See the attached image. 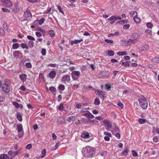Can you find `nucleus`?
<instances>
[{"label":"nucleus","mask_w":159,"mask_h":159,"mask_svg":"<svg viewBox=\"0 0 159 159\" xmlns=\"http://www.w3.org/2000/svg\"><path fill=\"white\" fill-rule=\"evenodd\" d=\"M51 11V8H49L47 9V11H44V13L45 14H50V12Z\"/></svg>","instance_id":"obj_49"},{"label":"nucleus","mask_w":159,"mask_h":159,"mask_svg":"<svg viewBox=\"0 0 159 159\" xmlns=\"http://www.w3.org/2000/svg\"><path fill=\"white\" fill-rule=\"evenodd\" d=\"M20 152V150H19L16 152H13L12 154V156H15L19 154Z\"/></svg>","instance_id":"obj_37"},{"label":"nucleus","mask_w":159,"mask_h":159,"mask_svg":"<svg viewBox=\"0 0 159 159\" xmlns=\"http://www.w3.org/2000/svg\"><path fill=\"white\" fill-rule=\"evenodd\" d=\"M152 61L155 62L159 63V57H155L152 59Z\"/></svg>","instance_id":"obj_34"},{"label":"nucleus","mask_w":159,"mask_h":159,"mask_svg":"<svg viewBox=\"0 0 159 159\" xmlns=\"http://www.w3.org/2000/svg\"><path fill=\"white\" fill-rule=\"evenodd\" d=\"M107 153V152L106 151H103L101 152L100 154L101 156H103L106 155Z\"/></svg>","instance_id":"obj_55"},{"label":"nucleus","mask_w":159,"mask_h":159,"mask_svg":"<svg viewBox=\"0 0 159 159\" xmlns=\"http://www.w3.org/2000/svg\"><path fill=\"white\" fill-rule=\"evenodd\" d=\"M81 136L82 138H87L89 137V135L88 132H84L82 134Z\"/></svg>","instance_id":"obj_17"},{"label":"nucleus","mask_w":159,"mask_h":159,"mask_svg":"<svg viewBox=\"0 0 159 159\" xmlns=\"http://www.w3.org/2000/svg\"><path fill=\"white\" fill-rule=\"evenodd\" d=\"M98 95L99 96L102 98L103 100H104V98H106L105 96L106 95L105 92L102 90H99L97 92Z\"/></svg>","instance_id":"obj_10"},{"label":"nucleus","mask_w":159,"mask_h":159,"mask_svg":"<svg viewBox=\"0 0 159 159\" xmlns=\"http://www.w3.org/2000/svg\"><path fill=\"white\" fill-rule=\"evenodd\" d=\"M27 38L29 39H30V40H31V41H35V39H34V38L31 35H28L27 36Z\"/></svg>","instance_id":"obj_47"},{"label":"nucleus","mask_w":159,"mask_h":159,"mask_svg":"<svg viewBox=\"0 0 159 159\" xmlns=\"http://www.w3.org/2000/svg\"><path fill=\"white\" fill-rule=\"evenodd\" d=\"M94 103L96 105H98L100 104V101L99 99H96L95 100Z\"/></svg>","instance_id":"obj_48"},{"label":"nucleus","mask_w":159,"mask_h":159,"mask_svg":"<svg viewBox=\"0 0 159 159\" xmlns=\"http://www.w3.org/2000/svg\"><path fill=\"white\" fill-rule=\"evenodd\" d=\"M117 105L118 107H120L121 109H122L123 108L124 105L121 103V102H119L117 103Z\"/></svg>","instance_id":"obj_44"},{"label":"nucleus","mask_w":159,"mask_h":159,"mask_svg":"<svg viewBox=\"0 0 159 159\" xmlns=\"http://www.w3.org/2000/svg\"><path fill=\"white\" fill-rule=\"evenodd\" d=\"M48 34H49L51 37H53L55 36L54 31L53 30H50L48 32Z\"/></svg>","instance_id":"obj_31"},{"label":"nucleus","mask_w":159,"mask_h":159,"mask_svg":"<svg viewBox=\"0 0 159 159\" xmlns=\"http://www.w3.org/2000/svg\"><path fill=\"white\" fill-rule=\"evenodd\" d=\"M32 17L31 14L29 11H26L24 12L23 16L24 20H29L32 18Z\"/></svg>","instance_id":"obj_4"},{"label":"nucleus","mask_w":159,"mask_h":159,"mask_svg":"<svg viewBox=\"0 0 159 159\" xmlns=\"http://www.w3.org/2000/svg\"><path fill=\"white\" fill-rule=\"evenodd\" d=\"M108 54L110 56H113L114 54V52L110 50H109L108 51Z\"/></svg>","instance_id":"obj_39"},{"label":"nucleus","mask_w":159,"mask_h":159,"mask_svg":"<svg viewBox=\"0 0 159 159\" xmlns=\"http://www.w3.org/2000/svg\"><path fill=\"white\" fill-rule=\"evenodd\" d=\"M0 159H9V157L6 154H2L0 156Z\"/></svg>","instance_id":"obj_23"},{"label":"nucleus","mask_w":159,"mask_h":159,"mask_svg":"<svg viewBox=\"0 0 159 159\" xmlns=\"http://www.w3.org/2000/svg\"><path fill=\"white\" fill-rule=\"evenodd\" d=\"M82 152L84 155L87 157H91L95 154L94 148L89 146H87L84 148Z\"/></svg>","instance_id":"obj_1"},{"label":"nucleus","mask_w":159,"mask_h":159,"mask_svg":"<svg viewBox=\"0 0 159 159\" xmlns=\"http://www.w3.org/2000/svg\"><path fill=\"white\" fill-rule=\"evenodd\" d=\"M103 122L105 125L106 129L108 130H110V129L112 127V125L110 123V121L107 120H104L103 121Z\"/></svg>","instance_id":"obj_7"},{"label":"nucleus","mask_w":159,"mask_h":159,"mask_svg":"<svg viewBox=\"0 0 159 159\" xmlns=\"http://www.w3.org/2000/svg\"><path fill=\"white\" fill-rule=\"evenodd\" d=\"M75 119L74 116H70L67 119V121L69 122H71L73 121Z\"/></svg>","instance_id":"obj_32"},{"label":"nucleus","mask_w":159,"mask_h":159,"mask_svg":"<svg viewBox=\"0 0 159 159\" xmlns=\"http://www.w3.org/2000/svg\"><path fill=\"white\" fill-rule=\"evenodd\" d=\"M3 5L9 7H11L12 5V2L9 0H1Z\"/></svg>","instance_id":"obj_8"},{"label":"nucleus","mask_w":159,"mask_h":159,"mask_svg":"<svg viewBox=\"0 0 159 159\" xmlns=\"http://www.w3.org/2000/svg\"><path fill=\"white\" fill-rule=\"evenodd\" d=\"M20 79L23 82H25L27 79V75L25 74H22L19 75Z\"/></svg>","instance_id":"obj_11"},{"label":"nucleus","mask_w":159,"mask_h":159,"mask_svg":"<svg viewBox=\"0 0 159 159\" xmlns=\"http://www.w3.org/2000/svg\"><path fill=\"white\" fill-rule=\"evenodd\" d=\"M56 65L57 64H49L48 65V66L51 67H56Z\"/></svg>","instance_id":"obj_62"},{"label":"nucleus","mask_w":159,"mask_h":159,"mask_svg":"<svg viewBox=\"0 0 159 159\" xmlns=\"http://www.w3.org/2000/svg\"><path fill=\"white\" fill-rule=\"evenodd\" d=\"M21 48L23 49H28L29 48V46L25 43H22L20 44Z\"/></svg>","instance_id":"obj_21"},{"label":"nucleus","mask_w":159,"mask_h":159,"mask_svg":"<svg viewBox=\"0 0 159 159\" xmlns=\"http://www.w3.org/2000/svg\"><path fill=\"white\" fill-rule=\"evenodd\" d=\"M122 65L124 66H129L130 65L129 63V62L127 61L125 62H122Z\"/></svg>","instance_id":"obj_45"},{"label":"nucleus","mask_w":159,"mask_h":159,"mask_svg":"<svg viewBox=\"0 0 159 159\" xmlns=\"http://www.w3.org/2000/svg\"><path fill=\"white\" fill-rule=\"evenodd\" d=\"M58 89L59 90H63L65 89V86L62 84H60L58 86Z\"/></svg>","instance_id":"obj_41"},{"label":"nucleus","mask_w":159,"mask_h":159,"mask_svg":"<svg viewBox=\"0 0 159 159\" xmlns=\"http://www.w3.org/2000/svg\"><path fill=\"white\" fill-rule=\"evenodd\" d=\"M52 136L53 140H56L57 139V136L54 133L52 134Z\"/></svg>","instance_id":"obj_64"},{"label":"nucleus","mask_w":159,"mask_h":159,"mask_svg":"<svg viewBox=\"0 0 159 159\" xmlns=\"http://www.w3.org/2000/svg\"><path fill=\"white\" fill-rule=\"evenodd\" d=\"M133 19L136 23L138 24L140 22L141 19L139 18L137 16H134Z\"/></svg>","instance_id":"obj_16"},{"label":"nucleus","mask_w":159,"mask_h":159,"mask_svg":"<svg viewBox=\"0 0 159 159\" xmlns=\"http://www.w3.org/2000/svg\"><path fill=\"white\" fill-rule=\"evenodd\" d=\"M149 46L148 45H145L141 47V49L143 51H145L147 50Z\"/></svg>","instance_id":"obj_40"},{"label":"nucleus","mask_w":159,"mask_h":159,"mask_svg":"<svg viewBox=\"0 0 159 159\" xmlns=\"http://www.w3.org/2000/svg\"><path fill=\"white\" fill-rule=\"evenodd\" d=\"M130 27L129 24H126L124 25L123 28L125 30H127L129 29Z\"/></svg>","instance_id":"obj_51"},{"label":"nucleus","mask_w":159,"mask_h":159,"mask_svg":"<svg viewBox=\"0 0 159 159\" xmlns=\"http://www.w3.org/2000/svg\"><path fill=\"white\" fill-rule=\"evenodd\" d=\"M70 80V76L68 74H67L64 75L62 78L61 81L65 84L68 83Z\"/></svg>","instance_id":"obj_6"},{"label":"nucleus","mask_w":159,"mask_h":159,"mask_svg":"<svg viewBox=\"0 0 159 159\" xmlns=\"http://www.w3.org/2000/svg\"><path fill=\"white\" fill-rule=\"evenodd\" d=\"M146 26L148 28L151 29L153 25L151 23L148 22L146 24Z\"/></svg>","instance_id":"obj_35"},{"label":"nucleus","mask_w":159,"mask_h":159,"mask_svg":"<svg viewBox=\"0 0 159 159\" xmlns=\"http://www.w3.org/2000/svg\"><path fill=\"white\" fill-rule=\"evenodd\" d=\"M9 80H5V83L3 84L2 86V88L3 91L5 93H8L10 90V87L9 85Z\"/></svg>","instance_id":"obj_3"},{"label":"nucleus","mask_w":159,"mask_h":159,"mask_svg":"<svg viewBox=\"0 0 159 159\" xmlns=\"http://www.w3.org/2000/svg\"><path fill=\"white\" fill-rule=\"evenodd\" d=\"M105 41L107 43H113V41L111 40L105 39Z\"/></svg>","instance_id":"obj_57"},{"label":"nucleus","mask_w":159,"mask_h":159,"mask_svg":"<svg viewBox=\"0 0 159 159\" xmlns=\"http://www.w3.org/2000/svg\"><path fill=\"white\" fill-rule=\"evenodd\" d=\"M80 75V73L78 71H73L72 72L71 75H75L79 77Z\"/></svg>","instance_id":"obj_18"},{"label":"nucleus","mask_w":159,"mask_h":159,"mask_svg":"<svg viewBox=\"0 0 159 159\" xmlns=\"http://www.w3.org/2000/svg\"><path fill=\"white\" fill-rule=\"evenodd\" d=\"M140 106L143 109H146L148 107V103L146 98L144 96L138 99Z\"/></svg>","instance_id":"obj_2"},{"label":"nucleus","mask_w":159,"mask_h":159,"mask_svg":"<svg viewBox=\"0 0 159 159\" xmlns=\"http://www.w3.org/2000/svg\"><path fill=\"white\" fill-rule=\"evenodd\" d=\"M13 104L14 105L16 108H19L20 106H21V108H22L23 107L22 105H20L19 103H17L16 102H14L13 103Z\"/></svg>","instance_id":"obj_33"},{"label":"nucleus","mask_w":159,"mask_h":159,"mask_svg":"<svg viewBox=\"0 0 159 159\" xmlns=\"http://www.w3.org/2000/svg\"><path fill=\"white\" fill-rule=\"evenodd\" d=\"M19 47V44L18 43H15L12 45V48L14 49H17Z\"/></svg>","instance_id":"obj_27"},{"label":"nucleus","mask_w":159,"mask_h":159,"mask_svg":"<svg viewBox=\"0 0 159 159\" xmlns=\"http://www.w3.org/2000/svg\"><path fill=\"white\" fill-rule=\"evenodd\" d=\"M105 135H107V136H109L110 137H112V136H111V134L110 133H109V132H104V133H103Z\"/></svg>","instance_id":"obj_53"},{"label":"nucleus","mask_w":159,"mask_h":159,"mask_svg":"<svg viewBox=\"0 0 159 159\" xmlns=\"http://www.w3.org/2000/svg\"><path fill=\"white\" fill-rule=\"evenodd\" d=\"M83 115L89 118H93L94 117V116L89 111H86L85 113H84Z\"/></svg>","instance_id":"obj_13"},{"label":"nucleus","mask_w":159,"mask_h":159,"mask_svg":"<svg viewBox=\"0 0 159 159\" xmlns=\"http://www.w3.org/2000/svg\"><path fill=\"white\" fill-rule=\"evenodd\" d=\"M19 3L17 2L15 3L14 5V6L12 8V10L14 13H16L19 10V7H18Z\"/></svg>","instance_id":"obj_9"},{"label":"nucleus","mask_w":159,"mask_h":159,"mask_svg":"<svg viewBox=\"0 0 159 159\" xmlns=\"http://www.w3.org/2000/svg\"><path fill=\"white\" fill-rule=\"evenodd\" d=\"M128 22V21L127 20H121L120 21L117 22L116 24H119L121 25H123L125 23H126Z\"/></svg>","instance_id":"obj_22"},{"label":"nucleus","mask_w":159,"mask_h":159,"mask_svg":"<svg viewBox=\"0 0 159 159\" xmlns=\"http://www.w3.org/2000/svg\"><path fill=\"white\" fill-rule=\"evenodd\" d=\"M17 118L20 121H21L22 120V117L20 113H18L17 115Z\"/></svg>","instance_id":"obj_30"},{"label":"nucleus","mask_w":159,"mask_h":159,"mask_svg":"<svg viewBox=\"0 0 159 159\" xmlns=\"http://www.w3.org/2000/svg\"><path fill=\"white\" fill-rule=\"evenodd\" d=\"M5 32L4 30L1 28H0V35H4Z\"/></svg>","instance_id":"obj_60"},{"label":"nucleus","mask_w":159,"mask_h":159,"mask_svg":"<svg viewBox=\"0 0 159 159\" xmlns=\"http://www.w3.org/2000/svg\"><path fill=\"white\" fill-rule=\"evenodd\" d=\"M117 54L119 56H123L127 55V53L125 51L119 52L117 53Z\"/></svg>","instance_id":"obj_20"},{"label":"nucleus","mask_w":159,"mask_h":159,"mask_svg":"<svg viewBox=\"0 0 159 159\" xmlns=\"http://www.w3.org/2000/svg\"><path fill=\"white\" fill-rule=\"evenodd\" d=\"M121 19V18L120 17L118 16H112L107 19L108 21H113L114 22L117 20H120Z\"/></svg>","instance_id":"obj_12"},{"label":"nucleus","mask_w":159,"mask_h":159,"mask_svg":"<svg viewBox=\"0 0 159 159\" xmlns=\"http://www.w3.org/2000/svg\"><path fill=\"white\" fill-rule=\"evenodd\" d=\"M134 40L133 39H129L127 41V45H129L131 43H134Z\"/></svg>","instance_id":"obj_29"},{"label":"nucleus","mask_w":159,"mask_h":159,"mask_svg":"<svg viewBox=\"0 0 159 159\" xmlns=\"http://www.w3.org/2000/svg\"><path fill=\"white\" fill-rule=\"evenodd\" d=\"M133 39L135 40L139 37V36L138 34L134 33L132 36Z\"/></svg>","instance_id":"obj_26"},{"label":"nucleus","mask_w":159,"mask_h":159,"mask_svg":"<svg viewBox=\"0 0 159 159\" xmlns=\"http://www.w3.org/2000/svg\"><path fill=\"white\" fill-rule=\"evenodd\" d=\"M32 145L31 144H29L27 145L26 146V148L27 149H30L31 147H32Z\"/></svg>","instance_id":"obj_63"},{"label":"nucleus","mask_w":159,"mask_h":159,"mask_svg":"<svg viewBox=\"0 0 159 159\" xmlns=\"http://www.w3.org/2000/svg\"><path fill=\"white\" fill-rule=\"evenodd\" d=\"M64 108L63 104L62 103H61L59 106L58 107L57 109L60 111H62Z\"/></svg>","instance_id":"obj_38"},{"label":"nucleus","mask_w":159,"mask_h":159,"mask_svg":"<svg viewBox=\"0 0 159 159\" xmlns=\"http://www.w3.org/2000/svg\"><path fill=\"white\" fill-rule=\"evenodd\" d=\"M26 66L29 68H31L32 67L31 64L30 62H27L25 63Z\"/></svg>","instance_id":"obj_43"},{"label":"nucleus","mask_w":159,"mask_h":159,"mask_svg":"<svg viewBox=\"0 0 159 159\" xmlns=\"http://www.w3.org/2000/svg\"><path fill=\"white\" fill-rule=\"evenodd\" d=\"M56 75V72L55 71H52L49 74V77L51 78L54 79Z\"/></svg>","instance_id":"obj_15"},{"label":"nucleus","mask_w":159,"mask_h":159,"mask_svg":"<svg viewBox=\"0 0 159 159\" xmlns=\"http://www.w3.org/2000/svg\"><path fill=\"white\" fill-rule=\"evenodd\" d=\"M131 152L132 155L136 157L138 156V154L135 151L132 150Z\"/></svg>","instance_id":"obj_52"},{"label":"nucleus","mask_w":159,"mask_h":159,"mask_svg":"<svg viewBox=\"0 0 159 159\" xmlns=\"http://www.w3.org/2000/svg\"><path fill=\"white\" fill-rule=\"evenodd\" d=\"M146 120L145 119L139 118L138 120V122H139L140 124H142L144 123L145 122Z\"/></svg>","instance_id":"obj_28"},{"label":"nucleus","mask_w":159,"mask_h":159,"mask_svg":"<svg viewBox=\"0 0 159 159\" xmlns=\"http://www.w3.org/2000/svg\"><path fill=\"white\" fill-rule=\"evenodd\" d=\"M35 34L36 36L38 37H40L42 36V34L39 31L36 32Z\"/></svg>","instance_id":"obj_56"},{"label":"nucleus","mask_w":159,"mask_h":159,"mask_svg":"<svg viewBox=\"0 0 159 159\" xmlns=\"http://www.w3.org/2000/svg\"><path fill=\"white\" fill-rule=\"evenodd\" d=\"M2 11L4 12H9V13L10 12V11L7 9L2 8Z\"/></svg>","instance_id":"obj_59"},{"label":"nucleus","mask_w":159,"mask_h":159,"mask_svg":"<svg viewBox=\"0 0 159 159\" xmlns=\"http://www.w3.org/2000/svg\"><path fill=\"white\" fill-rule=\"evenodd\" d=\"M57 7L59 10V11L60 12H61L62 14H64V13L62 10V8L59 5H58Z\"/></svg>","instance_id":"obj_46"},{"label":"nucleus","mask_w":159,"mask_h":159,"mask_svg":"<svg viewBox=\"0 0 159 159\" xmlns=\"http://www.w3.org/2000/svg\"><path fill=\"white\" fill-rule=\"evenodd\" d=\"M14 57L16 58H21L23 57L22 53L20 51H16L13 53Z\"/></svg>","instance_id":"obj_5"},{"label":"nucleus","mask_w":159,"mask_h":159,"mask_svg":"<svg viewBox=\"0 0 159 159\" xmlns=\"http://www.w3.org/2000/svg\"><path fill=\"white\" fill-rule=\"evenodd\" d=\"M23 129L22 125L21 124L18 125L17 126L16 129L18 132H21Z\"/></svg>","instance_id":"obj_19"},{"label":"nucleus","mask_w":159,"mask_h":159,"mask_svg":"<svg viewBox=\"0 0 159 159\" xmlns=\"http://www.w3.org/2000/svg\"><path fill=\"white\" fill-rule=\"evenodd\" d=\"M34 44V43L33 41L30 40L28 42L29 46L30 48H32L33 47Z\"/></svg>","instance_id":"obj_24"},{"label":"nucleus","mask_w":159,"mask_h":159,"mask_svg":"<svg viewBox=\"0 0 159 159\" xmlns=\"http://www.w3.org/2000/svg\"><path fill=\"white\" fill-rule=\"evenodd\" d=\"M129 151V150L127 148H125L124 149H123L122 152L121 153L122 155L124 156H126L128 155V153Z\"/></svg>","instance_id":"obj_14"},{"label":"nucleus","mask_w":159,"mask_h":159,"mask_svg":"<svg viewBox=\"0 0 159 159\" xmlns=\"http://www.w3.org/2000/svg\"><path fill=\"white\" fill-rule=\"evenodd\" d=\"M44 21H45V19H44V18H42L39 20V24L40 25H42L44 23Z\"/></svg>","instance_id":"obj_36"},{"label":"nucleus","mask_w":159,"mask_h":159,"mask_svg":"<svg viewBox=\"0 0 159 159\" xmlns=\"http://www.w3.org/2000/svg\"><path fill=\"white\" fill-rule=\"evenodd\" d=\"M131 16H137V13L136 11H132L129 12Z\"/></svg>","instance_id":"obj_25"},{"label":"nucleus","mask_w":159,"mask_h":159,"mask_svg":"<svg viewBox=\"0 0 159 159\" xmlns=\"http://www.w3.org/2000/svg\"><path fill=\"white\" fill-rule=\"evenodd\" d=\"M19 89L24 91L26 90L25 88V86L24 85H22L20 87Z\"/></svg>","instance_id":"obj_58"},{"label":"nucleus","mask_w":159,"mask_h":159,"mask_svg":"<svg viewBox=\"0 0 159 159\" xmlns=\"http://www.w3.org/2000/svg\"><path fill=\"white\" fill-rule=\"evenodd\" d=\"M46 150L45 149H43L42 151V156L41 157L43 158L44 157L45 155L46 154Z\"/></svg>","instance_id":"obj_50"},{"label":"nucleus","mask_w":159,"mask_h":159,"mask_svg":"<svg viewBox=\"0 0 159 159\" xmlns=\"http://www.w3.org/2000/svg\"><path fill=\"white\" fill-rule=\"evenodd\" d=\"M41 53L43 56H44L46 54V50L44 49H43L41 51Z\"/></svg>","instance_id":"obj_61"},{"label":"nucleus","mask_w":159,"mask_h":159,"mask_svg":"<svg viewBox=\"0 0 159 159\" xmlns=\"http://www.w3.org/2000/svg\"><path fill=\"white\" fill-rule=\"evenodd\" d=\"M83 41L82 39H80V40H75L73 41V43L75 44H76L79 43H80Z\"/></svg>","instance_id":"obj_42"},{"label":"nucleus","mask_w":159,"mask_h":159,"mask_svg":"<svg viewBox=\"0 0 159 159\" xmlns=\"http://www.w3.org/2000/svg\"><path fill=\"white\" fill-rule=\"evenodd\" d=\"M49 90L52 92H54L56 91V89L53 86L49 88Z\"/></svg>","instance_id":"obj_54"}]
</instances>
